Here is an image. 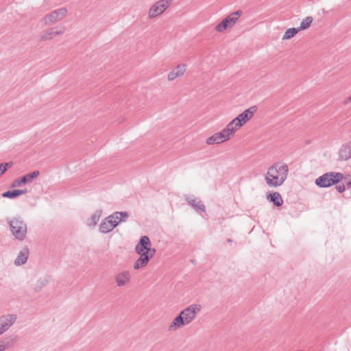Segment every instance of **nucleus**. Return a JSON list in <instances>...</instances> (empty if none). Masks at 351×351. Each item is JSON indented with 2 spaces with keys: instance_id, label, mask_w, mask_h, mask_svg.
<instances>
[{
  "instance_id": "26",
  "label": "nucleus",
  "mask_w": 351,
  "mask_h": 351,
  "mask_svg": "<svg viewBox=\"0 0 351 351\" xmlns=\"http://www.w3.org/2000/svg\"><path fill=\"white\" fill-rule=\"evenodd\" d=\"M313 19L312 16H307L300 23V26L298 27L300 31L308 29L311 23H313Z\"/></svg>"
},
{
  "instance_id": "20",
  "label": "nucleus",
  "mask_w": 351,
  "mask_h": 351,
  "mask_svg": "<svg viewBox=\"0 0 351 351\" xmlns=\"http://www.w3.org/2000/svg\"><path fill=\"white\" fill-rule=\"evenodd\" d=\"M339 158L341 160H347L351 158V147L349 145H343L339 150Z\"/></svg>"
},
{
  "instance_id": "3",
  "label": "nucleus",
  "mask_w": 351,
  "mask_h": 351,
  "mask_svg": "<svg viewBox=\"0 0 351 351\" xmlns=\"http://www.w3.org/2000/svg\"><path fill=\"white\" fill-rule=\"evenodd\" d=\"M200 310L201 306L199 304H191L185 308L173 319L169 327V330H175L178 328H181L184 325L190 324L195 318L197 313Z\"/></svg>"
},
{
  "instance_id": "31",
  "label": "nucleus",
  "mask_w": 351,
  "mask_h": 351,
  "mask_svg": "<svg viewBox=\"0 0 351 351\" xmlns=\"http://www.w3.org/2000/svg\"><path fill=\"white\" fill-rule=\"evenodd\" d=\"M232 121L234 123V125L237 128H239L243 125L239 115L236 118H234Z\"/></svg>"
},
{
  "instance_id": "18",
  "label": "nucleus",
  "mask_w": 351,
  "mask_h": 351,
  "mask_svg": "<svg viewBox=\"0 0 351 351\" xmlns=\"http://www.w3.org/2000/svg\"><path fill=\"white\" fill-rule=\"evenodd\" d=\"M256 110L257 106H254L244 110L242 113L239 114V117L241 119V121L243 123V125L253 117L254 112H256Z\"/></svg>"
},
{
  "instance_id": "33",
  "label": "nucleus",
  "mask_w": 351,
  "mask_h": 351,
  "mask_svg": "<svg viewBox=\"0 0 351 351\" xmlns=\"http://www.w3.org/2000/svg\"><path fill=\"white\" fill-rule=\"evenodd\" d=\"M351 102V95L349 96L348 98H346L344 101H343V104L345 105H347L349 103Z\"/></svg>"
},
{
  "instance_id": "7",
  "label": "nucleus",
  "mask_w": 351,
  "mask_h": 351,
  "mask_svg": "<svg viewBox=\"0 0 351 351\" xmlns=\"http://www.w3.org/2000/svg\"><path fill=\"white\" fill-rule=\"evenodd\" d=\"M173 0H159L151 6L148 15L149 19H154L163 13L171 4Z\"/></svg>"
},
{
  "instance_id": "4",
  "label": "nucleus",
  "mask_w": 351,
  "mask_h": 351,
  "mask_svg": "<svg viewBox=\"0 0 351 351\" xmlns=\"http://www.w3.org/2000/svg\"><path fill=\"white\" fill-rule=\"evenodd\" d=\"M344 178L339 172H329L323 174L315 180V184L320 188L330 187L340 182Z\"/></svg>"
},
{
  "instance_id": "5",
  "label": "nucleus",
  "mask_w": 351,
  "mask_h": 351,
  "mask_svg": "<svg viewBox=\"0 0 351 351\" xmlns=\"http://www.w3.org/2000/svg\"><path fill=\"white\" fill-rule=\"evenodd\" d=\"M10 231L19 241H23L27 234V225L20 218H13L8 221Z\"/></svg>"
},
{
  "instance_id": "13",
  "label": "nucleus",
  "mask_w": 351,
  "mask_h": 351,
  "mask_svg": "<svg viewBox=\"0 0 351 351\" xmlns=\"http://www.w3.org/2000/svg\"><path fill=\"white\" fill-rule=\"evenodd\" d=\"M226 132L221 130L219 132L214 134L206 139V143L208 145L219 144L230 139Z\"/></svg>"
},
{
  "instance_id": "14",
  "label": "nucleus",
  "mask_w": 351,
  "mask_h": 351,
  "mask_svg": "<svg viewBox=\"0 0 351 351\" xmlns=\"http://www.w3.org/2000/svg\"><path fill=\"white\" fill-rule=\"evenodd\" d=\"M114 279L118 287H123L128 283L130 280V272L128 271H122L117 274Z\"/></svg>"
},
{
  "instance_id": "25",
  "label": "nucleus",
  "mask_w": 351,
  "mask_h": 351,
  "mask_svg": "<svg viewBox=\"0 0 351 351\" xmlns=\"http://www.w3.org/2000/svg\"><path fill=\"white\" fill-rule=\"evenodd\" d=\"M299 32L300 29H298V27L289 28L287 29L286 32H285V34L282 36V40L291 39L294 36H295Z\"/></svg>"
},
{
  "instance_id": "27",
  "label": "nucleus",
  "mask_w": 351,
  "mask_h": 351,
  "mask_svg": "<svg viewBox=\"0 0 351 351\" xmlns=\"http://www.w3.org/2000/svg\"><path fill=\"white\" fill-rule=\"evenodd\" d=\"M112 215H114V218L117 219H119L118 221L121 222L123 221H125L128 217L129 214L128 212L122 211V212H115L112 214Z\"/></svg>"
},
{
  "instance_id": "23",
  "label": "nucleus",
  "mask_w": 351,
  "mask_h": 351,
  "mask_svg": "<svg viewBox=\"0 0 351 351\" xmlns=\"http://www.w3.org/2000/svg\"><path fill=\"white\" fill-rule=\"evenodd\" d=\"M28 182H29V180L27 179V177L26 176V175H25L23 177H21L19 178H17V179L14 180L12 182L10 187L11 188L19 187L21 185L25 184H27Z\"/></svg>"
},
{
  "instance_id": "21",
  "label": "nucleus",
  "mask_w": 351,
  "mask_h": 351,
  "mask_svg": "<svg viewBox=\"0 0 351 351\" xmlns=\"http://www.w3.org/2000/svg\"><path fill=\"white\" fill-rule=\"evenodd\" d=\"M27 193V190L14 189L2 193L3 197L14 199Z\"/></svg>"
},
{
  "instance_id": "19",
  "label": "nucleus",
  "mask_w": 351,
  "mask_h": 351,
  "mask_svg": "<svg viewBox=\"0 0 351 351\" xmlns=\"http://www.w3.org/2000/svg\"><path fill=\"white\" fill-rule=\"evenodd\" d=\"M267 199L269 202H272L276 206H280L283 203L282 198L280 194L278 192H272L268 193L267 195Z\"/></svg>"
},
{
  "instance_id": "28",
  "label": "nucleus",
  "mask_w": 351,
  "mask_h": 351,
  "mask_svg": "<svg viewBox=\"0 0 351 351\" xmlns=\"http://www.w3.org/2000/svg\"><path fill=\"white\" fill-rule=\"evenodd\" d=\"M39 171H34L31 173L26 174L29 182H31L33 179L37 178L39 176Z\"/></svg>"
},
{
  "instance_id": "35",
  "label": "nucleus",
  "mask_w": 351,
  "mask_h": 351,
  "mask_svg": "<svg viewBox=\"0 0 351 351\" xmlns=\"http://www.w3.org/2000/svg\"><path fill=\"white\" fill-rule=\"evenodd\" d=\"M227 241H228V243H231V242L232 241V240L231 239H227Z\"/></svg>"
},
{
  "instance_id": "8",
  "label": "nucleus",
  "mask_w": 351,
  "mask_h": 351,
  "mask_svg": "<svg viewBox=\"0 0 351 351\" xmlns=\"http://www.w3.org/2000/svg\"><path fill=\"white\" fill-rule=\"evenodd\" d=\"M66 13L67 10L64 8H61L47 14L43 20L45 25H50L63 19Z\"/></svg>"
},
{
  "instance_id": "15",
  "label": "nucleus",
  "mask_w": 351,
  "mask_h": 351,
  "mask_svg": "<svg viewBox=\"0 0 351 351\" xmlns=\"http://www.w3.org/2000/svg\"><path fill=\"white\" fill-rule=\"evenodd\" d=\"M185 199L196 211L206 212V207L201 200L189 196H186Z\"/></svg>"
},
{
  "instance_id": "30",
  "label": "nucleus",
  "mask_w": 351,
  "mask_h": 351,
  "mask_svg": "<svg viewBox=\"0 0 351 351\" xmlns=\"http://www.w3.org/2000/svg\"><path fill=\"white\" fill-rule=\"evenodd\" d=\"M12 164L10 162H4L0 164V169H1V172L3 173L7 171V169L12 167Z\"/></svg>"
},
{
  "instance_id": "32",
  "label": "nucleus",
  "mask_w": 351,
  "mask_h": 351,
  "mask_svg": "<svg viewBox=\"0 0 351 351\" xmlns=\"http://www.w3.org/2000/svg\"><path fill=\"white\" fill-rule=\"evenodd\" d=\"M336 189L339 193H343L346 190V186L344 184L337 185Z\"/></svg>"
},
{
  "instance_id": "12",
  "label": "nucleus",
  "mask_w": 351,
  "mask_h": 351,
  "mask_svg": "<svg viewBox=\"0 0 351 351\" xmlns=\"http://www.w3.org/2000/svg\"><path fill=\"white\" fill-rule=\"evenodd\" d=\"M65 32V27H55L45 31L40 37V40H51L53 36L62 34Z\"/></svg>"
},
{
  "instance_id": "17",
  "label": "nucleus",
  "mask_w": 351,
  "mask_h": 351,
  "mask_svg": "<svg viewBox=\"0 0 351 351\" xmlns=\"http://www.w3.org/2000/svg\"><path fill=\"white\" fill-rule=\"evenodd\" d=\"M29 249L25 247H24L18 254L16 258L14 261V264L17 266L25 264L29 256Z\"/></svg>"
},
{
  "instance_id": "29",
  "label": "nucleus",
  "mask_w": 351,
  "mask_h": 351,
  "mask_svg": "<svg viewBox=\"0 0 351 351\" xmlns=\"http://www.w3.org/2000/svg\"><path fill=\"white\" fill-rule=\"evenodd\" d=\"M12 164L10 162H4L0 164V169H1V172L3 173L7 171V169L12 167Z\"/></svg>"
},
{
  "instance_id": "6",
  "label": "nucleus",
  "mask_w": 351,
  "mask_h": 351,
  "mask_svg": "<svg viewBox=\"0 0 351 351\" xmlns=\"http://www.w3.org/2000/svg\"><path fill=\"white\" fill-rule=\"evenodd\" d=\"M241 14V10H237L232 12L216 25V31L217 32H222L226 30L228 28L233 27Z\"/></svg>"
},
{
  "instance_id": "2",
  "label": "nucleus",
  "mask_w": 351,
  "mask_h": 351,
  "mask_svg": "<svg viewBox=\"0 0 351 351\" xmlns=\"http://www.w3.org/2000/svg\"><path fill=\"white\" fill-rule=\"evenodd\" d=\"M289 167L283 162H276L269 167L265 181L269 186L277 187L283 184L287 178Z\"/></svg>"
},
{
  "instance_id": "11",
  "label": "nucleus",
  "mask_w": 351,
  "mask_h": 351,
  "mask_svg": "<svg viewBox=\"0 0 351 351\" xmlns=\"http://www.w3.org/2000/svg\"><path fill=\"white\" fill-rule=\"evenodd\" d=\"M18 341V337L16 335H10L3 337L0 339V351L12 348Z\"/></svg>"
},
{
  "instance_id": "10",
  "label": "nucleus",
  "mask_w": 351,
  "mask_h": 351,
  "mask_svg": "<svg viewBox=\"0 0 351 351\" xmlns=\"http://www.w3.org/2000/svg\"><path fill=\"white\" fill-rule=\"evenodd\" d=\"M16 320V315L8 314L0 317V335L8 331Z\"/></svg>"
},
{
  "instance_id": "9",
  "label": "nucleus",
  "mask_w": 351,
  "mask_h": 351,
  "mask_svg": "<svg viewBox=\"0 0 351 351\" xmlns=\"http://www.w3.org/2000/svg\"><path fill=\"white\" fill-rule=\"evenodd\" d=\"M119 221L114 218V215H110L106 217L99 226V231L101 233H108L118 226Z\"/></svg>"
},
{
  "instance_id": "1",
  "label": "nucleus",
  "mask_w": 351,
  "mask_h": 351,
  "mask_svg": "<svg viewBox=\"0 0 351 351\" xmlns=\"http://www.w3.org/2000/svg\"><path fill=\"white\" fill-rule=\"evenodd\" d=\"M152 243L147 236H142L135 247L136 252L140 255L134 264V269L145 267L149 260L154 256L156 249L151 247Z\"/></svg>"
},
{
  "instance_id": "24",
  "label": "nucleus",
  "mask_w": 351,
  "mask_h": 351,
  "mask_svg": "<svg viewBox=\"0 0 351 351\" xmlns=\"http://www.w3.org/2000/svg\"><path fill=\"white\" fill-rule=\"evenodd\" d=\"M238 128L234 125V123L231 121L223 130L226 132V134L231 138L234 136L235 131Z\"/></svg>"
},
{
  "instance_id": "36",
  "label": "nucleus",
  "mask_w": 351,
  "mask_h": 351,
  "mask_svg": "<svg viewBox=\"0 0 351 351\" xmlns=\"http://www.w3.org/2000/svg\"><path fill=\"white\" fill-rule=\"evenodd\" d=\"M0 170H1V169H0ZM3 174V173L1 172V171H0V176H1Z\"/></svg>"
},
{
  "instance_id": "16",
  "label": "nucleus",
  "mask_w": 351,
  "mask_h": 351,
  "mask_svg": "<svg viewBox=\"0 0 351 351\" xmlns=\"http://www.w3.org/2000/svg\"><path fill=\"white\" fill-rule=\"evenodd\" d=\"M186 71V64H178L173 71L168 74V80L172 81L176 77L182 76Z\"/></svg>"
},
{
  "instance_id": "34",
  "label": "nucleus",
  "mask_w": 351,
  "mask_h": 351,
  "mask_svg": "<svg viewBox=\"0 0 351 351\" xmlns=\"http://www.w3.org/2000/svg\"><path fill=\"white\" fill-rule=\"evenodd\" d=\"M346 186L348 188H351V178L348 181V182L346 183Z\"/></svg>"
},
{
  "instance_id": "22",
  "label": "nucleus",
  "mask_w": 351,
  "mask_h": 351,
  "mask_svg": "<svg viewBox=\"0 0 351 351\" xmlns=\"http://www.w3.org/2000/svg\"><path fill=\"white\" fill-rule=\"evenodd\" d=\"M101 214V210H96L91 217L88 219L87 224L89 226H94L99 221Z\"/></svg>"
}]
</instances>
